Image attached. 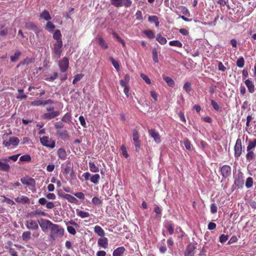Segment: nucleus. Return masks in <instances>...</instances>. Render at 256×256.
<instances>
[{
  "label": "nucleus",
  "mask_w": 256,
  "mask_h": 256,
  "mask_svg": "<svg viewBox=\"0 0 256 256\" xmlns=\"http://www.w3.org/2000/svg\"><path fill=\"white\" fill-rule=\"evenodd\" d=\"M184 89L187 92H190L192 90L191 84L189 82H186L184 86Z\"/></svg>",
  "instance_id": "obj_55"
},
{
  "label": "nucleus",
  "mask_w": 256,
  "mask_h": 256,
  "mask_svg": "<svg viewBox=\"0 0 256 256\" xmlns=\"http://www.w3.org/2000/svg\"><path fill=\"white\" fill-rule=\"evenodd\" d=\"M195 250L196 247L193 244H188L184 252V256H194Z\"/></svg>",
  "instance_id": "obj_15"
},
{
  "label": "nucleus",
  "mask_w": 256,
  "mask_h": 256,
  "mask_svg": "<svg viewBox=\"0 0 256 256\" xmlns=\"http://www.w3.org/2000/svg\"><path fill=\"white\" fill-rule=\"evenodd\" d=\"M244 84L247 86L250 93H254L255 91V87L254 83L250 80H246L244 82Z\"/></svg>",
  "instance_id": "obj_21"
},
{
  "label": "nucleus",
  "mask_w": 256,
  "mask_h": 256,
  "mask_svg": "<svg viewBox=\"0 0 256 256\" xmlns=\"http://www.w3.org/2000/svg\"><path fill=\"white\" fill-rule=\"evenodd\" d=\"M132 138L134 141L139 140V135L137 130H132Z\"/></svg>",
  "instance_id": "obj_58"
},
{
  "label": "nucleus",
  "mask_w": 256,
  "mask_h": 256,
  "mask_svg": "<svg viewBox=\"0 0 256 256\" xmlns=\"http://www.w3.org/2000/svg\"><path fill=\"white\" fill-rule=\"evenodd\" d=\"M67 230L71 234L75 235L76 234V230L75 228L72 226H67Z\"/></svg>",
  "instance_id": "obj_56"
},
{
  "label": "nucleus",
  "mask_w": 256,
  "mask_h": 256,
  "mask_svg": "<svg viewBox=\"0 0 256 256\" xmlns=\"http://www.w3.org/2000/svg\"><path fill=\"white\" fill-rule=\"evenodd\" d=\"M55 26L51 22H48L46 26V29L50 32H52Z\"/></svg>",
  "instance_id": "obj_43"
},
{
  "label": "nucleus",
  "mask_w": 256,
  "mask_h": 256,
  "mask_svg": "<svg viewBox=\"0 0 256 256\" xmlns=\"http://www.w3.org/2000/svg\"><path fill=\"white\" fill-rule=\"evenodd\" d=\"M62 42H54L51 46L52 57L58 59L62 52Z\"/></svg>",
  "instance_id": "obj_2"
},
{
  "label": "nucleus",
  "mask_w": 256,
  "mask_h": 256,
  "mask_svg": "<svg viewBox=\"0 0 256 256\" xmlns=\"http://www.w3.org/2000/svg\"><path fill=\"white\" fill-rule=\"evenodd\" d=\"M74 196H76L78 198L84 200L85 198L84 194L83 192H76L74 194Z\"/></svg>",
  "instance_id": "obj_60"
},
{
  "label": "nucleus",
  "mask_w": 256,
  "mask_h": 256,
  "mask_svg": "<svg viewBox=\"0 0 256 256\" xmlns=\"http://www.w3.org/2000/svg\"><path fill=\"white\" fill-rule=\"evenodd\" d=\"M126 249L124 246H120L115 249L112 253V256H122Z\"/></svg>",
  "instance_id": "obj_19"
},
{
  "label": "nucleus",
  "mask_w": 256,
  "mask_h": 256,
  "mask_svg": "<svg viewBox=\"0 0 256 256\" xmlns=\"http://www.w3.org/2000/svg\"><path fill=\"white\" fill-rule=\"evenodd\" d=\"M100 179V176L98 174H95L91 176L90 180L91 182L94 184H98Z\"/></svg>",
  "instance_id": "obj_36"
},
{
  "label": "nucleus",
  "mask_w": 256,
  "mask_h": 256,
  "mask_svg": "<svg viewBox=\"0 0 256 256\" xmlns=\"http://www.w3.org/2000/svg\"><path fill=\"white\" fill-rule=\"evenodd\" d=\"M58 76V73L55 72L50 76L46 78V80L48 81H53L57 78Z\"/></svg>",
  "instance_id": "obj_57"
},
{
  "label": "nucleus",
  "mask_w": 256,
  "mask_h": 256,
  "mask_svg": "<svg viewBox=\"0 0 256 256\" xmlns=\"http://www.w3.org/2000/svg\"><path fill=\"white\" fill-rule=\"evenodd\" d=\"M244 64V60L243 57L239 58L236 61V65L239 68H243Z\"/></svg>",
  "instance_id": "obj_49"
},
{
  "label": "nucleus",
  "mask_w": 256,
  "mask_h": 256,
  "mask_svg": "<svg viewBox=\"0 0 256 256\" xmlns=\"http://www.w3.org/2000/svg\"><path fill=\"white\" fill-rule=\"evenodd\" d=\"M111 4L116 8L124 6L129 8L132 4V0H110Z\"/></svg>",
  "instance_id": "obj_3"
},
{
  "label": "nucleus",
  "mask_w": 256,
  "mask_h": 256,
  "mask_svg": "<svg viewBox=\"0 0 256 256\" xmlns=\"http://www.w3.org/2000/svg\"><path fill=\"white\" fill-rule=\"evenodd\" d=\"M10 169V166L8 162L0 161V170L8 172Z\"/></svg>",
  "instance_id": "obj_25"
},
{
  "label": "nucleus",
  "mask_w": 256,
  "mask_h": 256,
  "mask_svg": "<svg viewBox=\"0 0 256 256\" xmlns=\"http://www.w3.org/2000/svg\"><path fill=\"white\" fill-rule=\"evenodd\" d=\"M62 197L70 203L74 204H78V200L76 198L70 194H64L62 195Z\"/></svg>",
  "instance_id": "obj_17"
},
{
  "label": "nucleus",
  "mask_w": 256,
  "mask_h": 256,
  "mask_svg": "<svg viewBox=\"0 0 256 256\" xmlns=\"http://www.w3.org/2000/svg\"><path fill=\"white\" fill-rule=\"evenodd\" d=\"M53 38L56 40L55 42H62V34L60 30H57L53 34Z\"/></svg>",
  "instance_id": "obj_29"
},
{
  "label": "nucleus",
  "mask_w": 256,
  "mask_h": 256,
  "mask_svg": "<svg viewBox=\"0 0 256 256\" xmlns=\"http://www.w3.org/2000/svg\"><path fill=\"white\" fill-rule=\"evenodd\" d=\"M34 59L32 58H26L24 60L20 62L18 65L17 67H19L20 65L28 64H30L34 62Z\"/></svg>",
  "instance_id": "obj_33"
},
{
  "label": "nucleus",
  "mask_w": 256,
  "mask_h": 256,
  "mask_svg": "<svg viewBox=\"0 0 256 256\" xmlns=\"http://www.w3.org/2000/svg\"><path fill=\"white\" fill-rule=\"evenodd\" d=\"M141 78L148 84H151V80L149 78L144 74H141L140 75Z\"/></svg>",
  "instance_id": "obj_53"
},
{
  "label": "nucleus",
  "mask_w": 256,
  "mask_h": 256,
  "mask_svg": "<svg viewBox=\"0 0 256 256\" xmlns=\"http://www.w3.org/2000/svg\"><path fill=\"white\" fill-rule=\"evenodd\" d=\"M18 156H19V154L14 155V156H9L8 158H4L2 160L8 162L10 160H12L13 161L16 162L18 158Z\"/></svg>",
  "instance_id": "obj_48"
},
{
  "label": "nucleus",
  "mask_w": 256,
  "mask_h": 256,
  "mask_svg": "<svg viewBox=\"0 0 256 256\" xmlns=\"http://www.w3.org/2000/svg\"><path fill=\"white\" fill-rule=\"evenodd\" d=\"M166 228L170 234H172L174 232V227L171 223H168Z\"/></svg>",
  "instance_id": "obj_51"
},
{
  "label": "nucleus",
  "mask_w": 256,
  "mask_h": 256,
  "mask_svg": "<svg viewBox=\"0 0 256 256\" xmlns=\"http://www.w3.org/2000/svg\"><path fill=\"white\" fill-rule=\"evenodd\" d=\"M248 153L246 155V158L247 161L250 162L254 158V152L252 150L247 151Z\"/></svg>",
  "instance_id": "obj_39"
},
{
  "label": "nucleus",
  "mask_w": 256,
  "mask_h": 256,
  "mask_svg": "<svg viewBox=\"0 0 256 256\" xmlns=\"http://www.w3.org/2000/svg\"><path fill=\"white\" fill-rule=\"evenodd\" d=\"M234 184L238 188L243 186L244 174L242 172H240L236 177Z\"/></svg>",
  "instance_id": "obj_9"
},
{
  "label": "nucleus",
  "mask_w": 256,
  "mask_h": 256,
  "mask_svg": "<svg viewBox=\"0 0 256 256\" xmlns=\"http://www.w3.org/2000/svg\"><path fill=\"white\" fill-rule=\"evenodd\" d=\"M221 174L224 178H226L231 174V168L228 165L223 166L220 169Z\"/></svg>",
  "instance_id": "obj_14"
},
{
  "label": "nucleus",
  "mask_w": 256,
  "mask_h": 256,
  "mask_svg": "<svg viewBox=\"0 0 256 256\" xmlns=\"http://www.w3.org/2000/svg\"><path fill=\"white\" fill-rule=\"evenodd\" d=\"M228 240V236L227 235L222 234L220 236V242L221 243L225 242Z\"/></svg>",
  "instance_id": "obj_63"
},
{
  "label": "nucleus",
  "mask_w": 256,
  "mask_h": 256,
  "mask_svg": "<svg viewBox=\"0 0 256 256\" xmlns=\"http://www.w3.org/2000/svg\"><path fill=\"white\" fill-rule=\"evenodd\" d=\"M20 181L23 184L34 187L36 182L34 180L30 177H24L20 178Z\"/></svg>",
  "instance_id": "obj_8"
},
{
  "label": "nucleus",
  "mask_w": 256,
  "mask_h": 256,
  "mask_svg": "<svg viewBox=\"0 0 256 256\" xmlns=\"http://www.w3.org/2000/svg\"><path fill=\"white\" fill-rule=\"evenodd\" d=\"M20 54H21L20 51L19 50H16L14 54L10 56V60L12 62H16L20 58Z\"/></svg>",
  "instance_id": "obj_31"
},
{
  "label": "nucleus",
  "mask_w": 256,
  "mask_h": 256,
  "mask_svg": "<svg viewBox=\"0 0 256 256\" xmlns=\"http://www.w3.org/2000/svg\"><path fill=\"white\" fill-rule=\"evenodd\" d=\"M92 202L95 206H100L102 204V201L98 197H94L92 199Z\"/></svg>",
  "instance_id": "obj_50"
},
{
  "label": "nucleus",
  "mask_w": 256,
  "mask_h": 256,
  "mask_svg": "<svg viewBox=\"0 0 256 256\" xmlns=\"http://www.w3.org/2000/svg\"><path fill=\"white\" fill-rule=\"evenodd\" d=\"M184 144L186 150H192V145L190 140L188 138H186L184 140Z\"/></svg>",
  "instance_id": "obj_46"
},
{
  "label": "nucleus",
  "mask_w": 256,
  "mask_h": 256,
  "mask_svg": "<svg viewBox=\"0 0 256 256\" xmlns=\"http://www.w3.org/2000/svg\"><path fill=\"white\" fill-rule=\"evenodd\" d=\"M46 196L48 199L51 200H54L56 198V196L54 193L46 194Z\"/></svg>",
  "instance_id": "obj_62"
},
{
  "label": "nucleus",
  "mask_w": 256,
  "mask_h": 256,
  "mask_svg": "<svg viewBox=\"0 0 256 256\" xmlns=\"http://www.w3.org/2000/svg\"><path fill=\"white\" fill-rule=\"evenodd\" d=\"M156 40L161 44H164L167 42L166 39L165 38L162 36L160 34L157 36Z\"/></svg>",
  "instance_id": "obj_44"
},
{
  "label": "nucleus",
  "mask_w": 256,
  "mask_h": 256,
  "mask_svg": "<svg viewBox=\"0 0 256 256\" xmlns=\"http://www.w3.org/2000/svg\"><path fill=\"white\" fill-rule=\"evenodd\" d=\"M56 136L60 138L63 140H66L68 139L69 135L68 132L66 130H58L56 132Z\"/></svg>",
  "instance_id": "obj_18"
},
{
  "label": "nucleus",
  "mask_w": 256,
  "mask_h": 256,
  "mask_svg": "<svg viewBox=\"0 0 256 256\" xmlns=\"http://www.w3.org/2000/svg\"><path fill=\"white\" fill-rule=\"evenodd\" d=\"M148 134L150 136L153 138L156 144H160L161 142V138L158 132L154 129L148 130Z\"/></svg>",
  "instance_id": "obj_11"
},
{
  "label": "nucleus",
  "mask_w": 256,
  "mask_h": 256,
  "mask_svg": "<svg viewBox=\"0 0 256 256\" xmlns=\"http://www.w3.org/2000/svg\"><path fill=\"white\" fill-rule=\"evenodd\" d=\"M84 76L82 74H76L73 80L72 84H76L78 82L80 81Z\"/></svg>",
  "instance_id": "obj_47"
},
{
  "label": "nucleus",
  "mask_w": 256,
  "mask_h": 256,
  "mask_svg": "<svg viewBox=\"0 0 256 256\" xmlns=\"http://www.w3.org/2000/svg\"><path fill=\"white\" fill-rule=\"evenodd\" d=\"M53 223L48 220H42L40 226L42 231L46 232L48 228L50 229Z\"/></svg>",
  "instance_id": "obj_12"
},
{
  "label": "nucleus",
  "mask_w": 256,
  "mask_h": 256,
  "mask_svg": "<svg viewBox=\"0 0 256 256\" xmlns=\"http://www.w3.org/2000/svg\"><path fill=\"white\" fill-rule=\"evenodd\" d=\"M96 40H98V44L101 47L104 49H107L108 48V44L104 40L101 36H97Z\"/></svg>",
  "instance_id": "obj_24"
},
{
  "label": "nucleus",
  "mask_w": 256,
  "mask_h": 256,
  "mask_svg": "<svg viewBox=\"0 0 256 256\" xmlns=\"http://www.w3.org/2000/svg\"><path fill=\"white\" fill-rule=\"evenodd\" d=\"M38 204L44 206L46 204V207L48 209H52L55 207L54 202H48L44 198H40L38 200Z\"/></svg>",
  "instance_id": "obj_10"
},
{
  "label": "nucleus",
  "mask_w": 256,
  "mask_h": 256,
  "mask_svg": "<svg viewBox=\"0 0 256 256\" xmlns=\"http://www.w3.org/2000/svg\"><path fill=\"white\" fill-rule=\"evenodd\" d=\"M90 170L93 172H96L99 171L98 168L94 164V162H90L88 164Z\"/></svg>",
  "instance_id": "obj_40"
},
{
  "label": "nucleus",
  "mask_w": 256,
  "mask_h": 256,
  "mask_svg": "<svg viewBox=\"0 0 256 256\" xmlns=\"http://www.w3.org/2000/svg\"><path fill=\"white\" fill-rule=\"evenodd\" d=\"M31 233L29 231H26L22 233V239L24 241H28L30 238Z\"/></svg>",
  "instance_id": "obj_38"
},
{
  "label": "nucleus",
  "mask_w": 256,
  "mask_h": 256,
  "mask_svg": "<svg viewBox=\"0 0 256 256\" xmlns=\"http://www.w3.org/2000/svg\"><path fill=\"white\" fill-rule=\"evenodd\" d=\"M110 60L112 63L114 68L118 70H120V65L119 62L116 60H115L113 58L110 57Z\"/></svg>",
  "instance_id": "obj_35"
},
{
  "label": "nucleus",
  "mask_w": 256,
  "mask_h": 256,
  "mask_svg": "<svg viewBox=\"0 0 256 256\" xmlns=\"http://www.w3.org/2000/svg\"><path fill=\"white\" fill-rule=\"evenodd\" d=\"M144 32L150 38H154V32L150 30H144Z\"/></svg>",
  "instance_id": "obj_52"
},
{
  "label": "nucleus",
  "mask_w": 256,
  "mask_h": 256,
  "mask_svg": "<svg viewBox=\"0 0 256 256\" xmlns=\"http://www.w3.org/2000/svg\"><path fill=\"white\" fill-rule=\"evenodd\" d=\"M163 78L169 86H174V82L172 78L168 76H164Z\"/></svg>",
  "instance_id": "obj_37"
},
{
  "label": "nucleus",
  "mask_w": 256,
  "mask_h": 256,
  "mask_svg": "<svg viewBox=\"0 0 256 256\" xmlns=\"http://www.w3.org/2000/svg\"><path fill=\"white\" fill-rule=\"evenodd\" d=\"M26 226L28 230H36L38 228V222L32 220H27L26 223Z\"/></svg>",
  "instance_id": "obj_13"
},
{
  "label": "nucleus",
  "mask_w": 256,
  "mask_h": 256,
  "mask_svg": "<svg viewBox=\"0 0 256 256\" xmlns=\"http://www.w3.org/2000/svg\"><path fill=\"white\" fill-rule=\"evenodd\" d=\"M64 232V230L61 226L53 224L50 229V240H54L56 238L62 237Z\"/></svg>",
  "instance_id": "obj_1"
},
{
  "label": "nucleus",
  "mask_w": 256,
  "mask_h": 256,
  "mask_svg": "<svg viewBox=\"0 0 256 256\" xmlns=\"http://www.w3.org/2000/svg\"><path fill=\"white\" fill-rule=\"evenodd\" d=\"M57 154L59 158L62 160H65L66 158V150L63 148H60L57 151Z\"/></svg>",
  "instance_id": "obj_22"
},
{
  "label": "nucleus",
  "mask_w": 256,
  "mask_h": 256,
  "mask_svg": "<svg viewBox=\"0 0 256 256\" xmlns=\"http://www.w3.org/2000/svg\"><path fill=\"white\" fill-rule=\"evenodd\" d=\"M26 27L29 29L35 30L36 26L32 22H28L26 24Z\"/></svg>",
  "instance_id": "obj_61"
},
{
  "label": "nucleus",
  "mask_w": 256,
  "mask_h": 256,
  "mask_svg": "<svg viewBox=\"0 0 256 256\" xmlns=\"http://www.w3.org/2000/svg\"><path fill=\"white\" fill-rule=\"evenodd\" d=\"M94 232L96 234L100 236H104L105 234V232L104 230L98 226H94Z\"/></svg>",
  "instance_id": "obj_28"
},
{
  "label": "nucleus",
  "mask_w": 256,
  "mask_h": 256,
  "mask_svg": "<svg viewBox=\"0 0 256 256\" xmlns=\"http://www.w3.org/2000/svg\"><path fill=\"white\" fill-rule=\"evenodd\" d=\"M32 160L31 156L29 154L22 156L20 158V160L24 162H30Z\"/></svg>",
  "instance_id": "obj_41"
},
{
  "label": "nucleus",
  "mask_w": 256,
  "mask_h": 256,
  "mask_svg": "<svg viewBox=\"0 0 256 256\" xmlns=\"http://www.w3.org/2000/svg\"><path fill=\"white\" fill-rule=\"evenodd\" d=\"M218 210L217 206L215 204H212L210 205V212L212 214H215Z\"/></svg>",
  "instance_id": "obj_64"
},
{
  "label": "nucleus",
  "mask_w": 256,
  "mask_h": 256,
  "mask_svg": "<svg viewBox=\"0 0 256 256\" xmlns=\"http://www.w3.org/2000/svg\"><path fill=\"white\" fill-rule=\"evenodd\" d=\"M256 146V139L254 140H253V141L250 140L248 142V146L246 148V150L247 151L252 150L255 148Z\"/></svg>",
  "instance_id": "obj_34"
},
{
  "label": "nucleus",
  "mask_w": 256,
  "mask_h": 256,
  "mask_svg": "<svg viewBox=\"0 0 256 256\" xmlns=\"http://www.w3.org/2000/svg\"><path fill=\"white\" fill-rule=\"evenodd\" d=\"M42 144L48 148H53L56 146L55 141L48 136H44L40 138Z\"/></svg>",
  "instance_id": "obj_4"
},
{
  "label": "nucleus",
  "mask_w": 256,
  "mask_h": 256,
  "mask_svg": "<svg viewBox=\"0 0 256 256\" xmlns=\"http://www.w3.org/2000/svg\"><path fill=\"white\" fill-rule=\"evenodd\" d=\"M152 58L155 62H158V52L156 48L152 50Z\"/></svg>",
  "instance_id": "obj_54"
},
{
  "label": "nucleus",
  "mask_w": 256,
  "mask_h": 256,
  "mask_svg": "<svg viewBox=\"0 0 256 256\" xmlns=\"http://www.w3.org/2000/svg\"><path fill=\"white\" fill-rule=\"evenodd\" d=\"M60 114V112L58 111L45 113L42 116V118L44 120H50L58 116Z\"/></svg>",
  "instance_id": "obj_16"
},
{
  "label": "nucleus",
  "mask_w": 256,
  "mask_h": 256,
  "mask_svg": "<svg viewBox=\"0 0 256 256\" xmlns=\"http://www.w3.org/2000/svg\"><path fill=\"white\" fill-rule=\"evenodd\" d=\"M40 17L46 20H51L52 18L48 12L46 10H44L40 14Z\"/></svg>",
  "instance_id": "obj_30"
},
{
  "label": "nucleus",
  "mask_w": 256,
  "mask_h": 256,
  "mask_svg": "<svg viewBox=\"0 0 256 256\" xmlns=\"http://www.w3.org/2000/svg\"><path fill=\"white\" fill-rule=\"evenodd\" d=\"M234 156L238 158L240 156L242 152V140L240 138L237 139L234 147Z\"/></svg>",
  "instance_id": "obj_6"
},
{
  "label": "nucleus",
  "mask_w": 256,
  "mask_h": 256,
  "mask_svg": "<svg viewBox=\"0 0 256 256\" xmlns=\"http://www.w3.org/2000/svg\"><path fill=\"white\" fill-rule=\"evenodd\" d=\"M30 104L32 106H40L41 105H43V100H38L33 101L31 102Z\"/></svg>",
  "instance_id": "obj_59"
},
{
  "label": "nucleus",
  "mask_w": 256,
  "mask_h": 256,
  "mask_svg": "<svg viewBox=\"0 0 256 256\" xmlns=\"http://www.w3.org/2000/svg\"><path fill=\"white\" fill-rule=\"evenodd\" d=\"M72 116L69 112L66 113L62 118V121L66 123H70L72 121Z\"/></svg>",
  "instance_id": "obj_32"
},
{
  "label": "nucleus",
  "mask_w": 256,
  "mask_h": 256,
  "mask_svg": "<svg viewBox=\"0 0 256 256\" xmlns=\"http://www.w3.org/2000/svg\"><path fill=\"white\" fill-rule=\"evenodd\" d=\"M253 186V180L252 178L248 177L246 178V188H250Z\"/></svg>",
  "instance_id": "obj_45"
},
{
  "label": "nucleus",
  "mask_w": 256,
  "mask_h": 256,
  "mask_svg": "<svg viewBox=\"0 0 256 256\" xmlns=\"http://www.w3.org/2000/svg\"><path fill=\"white\" fill-rule=\"evenodd\" d=\"M76 212L78 216L82 218H88L90 216L89 212L78 209L76 210Z\"/></svg>",
  "instance_id": "obj_26"
},
{
  "label": "nucleus",
  "mask_w": 256,
  "mask_h": 256,
  "mask_svg": "<svg viewBox=\"0 0 256 256\" xmlns=\"http://www.w3.org/2000/svg\"><path fill=\"white\" fill-rule=\"evenodd\" d=\"M169 44L171 46L182 48V43L179 40H172L170 42Z\"/></svg>",
  "instance_id": "obj_42"
},
{
  "label": "nucleus",
  "mask_w": 256,
  "mask_h": 256,
  "mask_svg": "<svg viewBox=\"0 0 256 256\" xmlns=\"http://www.w3.org/2000/svg\"><path fill=\"white\" fill-rule=\"evenodd\" d=\"M58 66L62 72H66L69 66V60L66 57H64L59 62Z\"/></svg>",
  "instance_id": "obj_7"
},
{
  "label": "nucleus",
  "mask_w": 256,
  "mask_h": 256,
  "mask_svg": "<svg viewBox=\"0 0 256 256\" xmlns=\"http://www.w3.org/2000/svg\"><path fill=\"white\" fill-rule=\"evenodd\" d=\"M64 172L66 174H70V176L74 174L72 168H71L70 163H66L63 165Z\"/></svg>",
  "instance_id": "obj_23"
},
{
  "label": "nucleus",
  "mask_w": 256,
  "mask_h": 256,
  "mask_svg": "<svg viewBox=\"0 0 256 256\" xmlns=\"http://www.w3.org/2000/svg\"><path fill=\"white\" fill-rule=\"evenodd\" d=\"M98 244L104 248H106L108 246V240L106 238H100L98 240Z\"/></svg>",
  "instance_id": "obj_20"
},
{
  "label": "nucleus",
  "mask_w": 256,
  "mask_h": 256,
  "mask_svg": "<svg viewBox=\"0 0 256 256\" xmlns=\"http://www.w3.org/2000/svg\"><path fill=\"white\" fill-rule=\"evenodd\" d=\"M20 142L18 138L15 136H11L9 138L8 140H4L3 144L4 146L9 148L10 146L14 147L17 146Z\"/></svg>",
  "instance_id": "obj_5"
},
{
  "label": "nucleus",
  "mask_w": 256,
  "mask_h": 256,
  "mask_svg": "<svg viewBox=\"0 0 256 256\" xmlns=\"http://www.w3.org/2000/svg\"><path fill=\"white\" fill-rule=\"evenodd\" d=\"M15 200L17 202L22 203V204H28L30 202L29 198L25 196H22L20 197H18L15 198Z\"/></svg>",
  "instance_id": "obj_27"
}]
</instances>
